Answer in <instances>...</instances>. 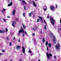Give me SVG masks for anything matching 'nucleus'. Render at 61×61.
Returning a JSON list of instances; mask_svg holds the SVG:
<instances>
[{
	"label": "nucleus",
	"mask_w": 61,
	"mask_h": 61,
	"mask_svg": "<svg viewBox=\"0 0 61 61\" xmlns=\"http://www.w3.org/2000/svg\"><path fill=\"white\" fill-rule=\"evenodd\" d=\"M21 33H25V35L28 36V34H27V33L26 32V31H25V32H24V29H23V27H21V30L19 31L18 34H20Z\"/></svg>",
	"instance_id": "f257e3e1"
},
{
	"label": "nucleus",
	"mask_w": 61,
	"mask_h": 61,
	"mask_svg": "<svg viewBox=\"0 0 61 61\" xmlns=\"http://www.w3.org/2000/svg\"><path fill=\"white\" fill-rule=\"evenodd\" d=\"M50 21L52 25H54V24H55L54 22H55V20H54L53 18L51 17L50 18Z\"/></svg>",
	"instance_id": "f03ea898"
},
{
	"label": "nucleus",
	"mask_w": 61,
	"mask_h": 61,
	"mask_svg": "<svg viewBox=\"0 0 61 61\" xmlns=\"http://www.w3.org/2000/svg\"><path fill=\"white\" fill-rule=\"evenodd\" d=\"M50 36H52V37H53V41L54 42V43L56 44V37L54 36L52 34H50Z\"/></svg>",
	"instance_id": "7ed1b4c3"
},
{
	"label": "nucleus",
	"mask_w": 61,
	"mask_h": 61,
	"mask_svg": "<svg viewBox=\"0 0 61 61\" xmlns=\"http://www.w3.org/2000/svg\"><path fill=\"white\" fill-rule=\"evenodd\" d=\"M46 55L47 58H49V59H50V57H51V56H52V55L51 53L48 54L47 53L46 54Z\"/></svg>",
	"instance_id": "20e7f679"
},
{
	"label": "nucleus",
	"mask_w": 61,
	"mask_h": 61,
	"mask_svg": "<svg viewBox=\"0 0 61 61\" xmlns=\"http://www.w3.org/2000/svg\"><path fill=\"white\" fill-rule=\"evenodd\" d=\"M50 8L51 10H55V7H53V6H51Z\"/></svg>",
	"instance_id": "39448f33"
},
{
	"label": "nucleus",
	"mask_w": 61,
	"mask_h": 61,
	"mask_svg": "<svg viewBox=\"0 0 61 61\" xmlns=\"http://www.w3.org/2000/svg\"><path fill=\"white\" fill-rule=\"evenodd\" d=\"M16 24V22L14 21L12 23V26H13L14 27H15V25Z\"/></svg>",
	"instance_id": "423d86ee"
},
{
	"label": "nucleus",
	"mask_w": 61,
	"mask_h": 61,
	"mask_svg": "<svg viewBox=\"0 0 61 61\" xmlns=\"http://www.w3.org/2000/svg\"><path fill=\"white\" fill-rule=\"evenodd\" d=\"M22 51L24 54L25 53V48H24V46H23L22 47Z\"/></svg>",
	"instance_id": "0eeeda50"
},
{
	"label": "nucleus",
	"mask_w": 61,
	"mask_h": 61,
	"mask_svg": "<svg viewBox=\"0 0 61 61\" xmlns=\"http://www.w3.org/2000/svg\"><path fill=\"white\" fill-rule=\"evenodd\" d=\"M32 2L33 3V4L34 6H35V7H36V3L35 2L33 1H32Z\"/></svg>",
	"instance_id": "6e6552de"
},
{
	"label": "nucleus",
	"mask_w": 61,
	"mask_h": 61,
	"mask_svg": "<svg viewBox=\"0 0 61 61\" xmlns=\"http://www.w3.org/2000/svg\"><path fill=\"white\" fill-rule=\"evenodd\" d=\"M5 33V30H3L2 31L1 30H0V33Z\"/></svg>",
	"instance_id": "1a4fd4ad"
},
{
	"label": "nucleus",
	"mask_w": 61,
	"mask_h": 61,
	"mask_svg": "<svg viewBox=\"0 0 61 61\" xmlns=\"http://www.w3.org/2000/svg\"><path fill=\"white\" fill-rule=\"evenodd\" d=\"M20 48H21V46L18 45L17 46V49H20Z\"/></svg>",
	"instance_id": "9d476101"
},
{
	"label": "nucleus",
	"mask_w": 61,
	"mask_h": 61,
	"mask_svg": "<svg viewBox=\"0 0 61 61\" xmlns=\"http://www.w3.org/2000/svg\"><path fill=\"white\" fill-rule=\"evenodd\" d=\"M13 5V3L12 2H11L8 5V6H10L11 5Z\"/></svg>",
	"instance_id": "9b49d317"
},
{
	"label": "nucleus",
	"mask_w": 61,
	"mask_h": 61,
	"mask_svg": "<svg viewBox=\"0 0 61 61\" xmlns=\"http://www.w3.org/2000/svg\"><path fill=\"white\" fill-rule=\"evenodd\" d=\"M15 10H13V11L12 12V14L13 15H15Z\"/></svg>",
	"instance_id": "f8f14e48"
},
{
	"label": "nucleus",
	"mask_w": 61,
	"mask_h": 61,
	"mask_svg": "<svg viewBox=\"0 0 61 61\" xmlns=\"http://www.w3.org/2000/svg\"><path fill=\"white\" fill-rule=\"evenodd\" d=\"M22 25H23L24 29H25V28H26V26L24 25V24H22Z\"/></svg>",
	"instance_id": "ddd939ff"
},
{
	"label": "nucleus",
	"mask_w": 61,
	"mask_h": 61,
	"mask_svg": "<svg viewBox=\"0 0 61 61\" xmlns=\"http://www.w3.org/2000/svg\"><path fill=\"white\" fill-rule=\"evenodd\" d=\"M45 38H43L42 39V42L44 43H45Z\"/></svg>",
	"instance_id": "4468645a"
},
{
	"label": "nucleus",
	"mask_w": 61,
	"mask_h": 61,
	"mask_svg": "<svg viewBox=\"0 0 61 61\" xmlns=\"http://www.w3.org/2000/svg\"><path fill=\"white\" fill-rule=\"evenodd\" d=\"M22 2L23 3H24V5H25V4H26V3H25V0H22Z\"/></svg>",
	"instance_id": "2eb2a0df"
},
{
	"label": "nucleus",
	"mask_w": 61,
	"mask_h": 61,
	"mask_svg": "<svg viewBox=\"0 0 61 61\" xmlns=\"http://www.w3.org/2000/svg\"><path fill=\"white\" fill-rule=\"evenodd\" d=\"M55 47L56 48H57V49H59V48L58 47V46H57V45H56V46Z\"/></svg>",
	"instance_id": "dca6fc26"
},
{
	"label": "nucleus",
	"mask_w": 61,
	"mask_h": 61,
	"mask_svg": "<svg viewBox=\"0 0 61 61\" xmlns=\"http://www.w3.org/2000/svg\"><path fill=\"white\" fill-rule=\"evenodd\" d=\"M46 46L48 45V42L47 41H46Z\"/></svg>",
	"instance_id": "f3484780"
},
{
	"label": "nucleus",
	"mask_w": 61,
	"mask_h": 61,
	"mask_svg": "<svg viewBox=\"0 0 61 61\" xmlns=\"http://www.w3.org/2000/svg\"><path fill=\"white\" fill-rule=\"evenodd\" d=\"M48 46L49 47H50L51 46V44L50 43H49Z\"/></svg>",
	"instance_id": "a211bd4d"
},
{
	"label": "nucleus",
	"mask_w": 61,
	"mask_h": 61,
	"mask_svg": "<svg viewBox=\"0 0 61 61\" xmlns=\"http://www.w3.org/2000/svg\"><path fill=\"white\" fill-rule=\"evenodd\" d=\"M31 13L32 15H33V14H35V13H34V11H32Z\"/></svg>",
	"instance_id": "6ab92c4d"
},
{
	"label": "nucleus",
	"mask_w": 61,
	"mask_h": 61,
	"mask_svg": "<svg viewBox=\"0 0 61 61\" xmlns=\"http://www.w3.org/2000/svg\"><path fill=\"white\" fill-rule=\"evenodd\" d=\"M24 9L25 10H26V6H24Z\"/></svg>",
	"instance_id": "aec40b11"
},
{
	"label": "nucleus",
	"mask_w": 61,
	"mask_h": 61,
	"mask_svg": "<svg viewBox=\"0 0 61 61\" xmlns=\"http://www.w3.org/2000/svg\"><path fill=\"white\" fill-rule=\"evenodd\" d=\"M2 51L3 53H5V50H2Z\"/></svg>",
	"instance_id": "412c9836"
},
{
	"label": "nucleus",
	"mask_w": 61,
	"mask_h": 61,
	"mask_svg": "<svg viewBox=\"0 0 61 61\" xmlns=\"http://www.w3.org/2000/svg\"><path fill=\"white\" fill-rule=\"evenodd\" d=\"M28 52H29V53H32V52H31V50H29Z\"/></svg>",
	"instance_id": "4be33fe9"
},
{
	"label": "nucleus",
	"mask_w": 61,
	"mask_h": 61,
	"mask_svg": "<svg viewBox=\"0 0 61 61\" xmlns=\"http://www.w3.org/2000/svg\"><path fill=\"white\" fill-rule=\"evenodd\" d=\"M39 21H40V20H39V19H37V22H39Z\"/></svg>",
	"instance_id": "5701e85b"
},
{
	"label": "nucleus",
	"mask_w": 61,
	"mask_h": 61,
	"mask_svg": "<svg viewBox=\"0 0 61 61\" xmlns=\"http://www.w3.org/2000/svg\"><path fill=\"white\" fill-rule=\"evenodd\" d=\"M31 14H32L31 13H30L29 14V16H30V17H31Z\"/></svg>",
	"instance_id": "b1692460"
},
{
	"label": "nucleus",
	"mask_w": 61,
	"mask_h": 61,
	"mask_svg": "<svg viewBox=\"0 0 61 61\" xmlns=\"http://www.w3.org/2000/svg\"><path fill=\"white\" fill-rule=\"evenodd\" d=\"M39 18L40 19H41V20H42V17H40V16H39Z\"/></svg>",
	"instance_id": "393cba45"
},
{
	"label": "nucleus",
	"mask_w": 61,
	"mask_h": 61,
	"mask_svg": "<svg viewBox=\"0 0 61 61\" xmlns=\"http://www.w3.org/2000/svg\"><path fill=\"white\" fill-rule=\"evenodd\" d=\"M46 25H45V30H46Z\"/></svg>",
	"instance_id": "a878e982"
},
{
	"label": "nucleus",
	"mask_w": 61,
	"mask_h": 61,
	"mask_svg": "<svg viewBox=\"0 0 61 61\" xmlns=\"http://www.w3.org/2000/svg\"><path fill=\"white\" fill-rule=\"evenodd\" d=\"M23 16L24 17H25V13H23Z\"/></svg>",
	"instance_id": "bb28decb"
},
{
	"label": "nucleus",
	"mask_w": 61,
	"mask_h": 61,
	"mask_svg": "<svg viewBox=\"0 0 61 61\" xmlns=\"http://www.w3.org/2000/svg\"><path fill=\"white\" fill-rule=\"evenodd\" d=\"M6 32H7L8 31V29L7 28H6L5 29Z\"/></svg>",
	"instance_id": "cd10ccee"
},
{
	"label": "nucleus",
	"mask_w": 61,
	"mask_h": 61,
	"mask_svg": "<svg viewBox=\"0 0 61 61\" xmlns=\"http://www.w3.org/2000/svg\"><path fill=\"white\" fill-rule=\"evenodd\" d=\"M10 46H12V43L11 42H10Z\"/></svg>",
	"instance_id": "c85d7f7f"
},
{
	"label": "nucleus",
	"mask_w": 61,
	"mask_h": 61,
	"mask_svg": "<svg viewBox=\"0 0 61 61\" xmlns=\"http://www.w3.org/2000/svg\"><path fill=\"white\" fill-rule=\"evenodd\" d=\"M8 36L7 37V38H6V39H7V40H9V38H8Z\"/></svg>",
	"instance_id": "c756f323"
},
{
	"label": "nucleus",
	"mask_w": 61,
	"mask_h": 61,
	"mask_svg": "<svg viewBox=\"0 0 61 61\" xmlns=\"http://www.w3.org/2000/svg\"><path fill=\"white\" fill-rule=\"evenodd\" d=\"M58 46H59V47H60V44H59V43L58 44Z\"/></svg>",
	"instance_id": "7c9ffc66"
},
{
	"label": "nucleus",
	"mask_w": 61,
	"mask_h": 61,
	"mask_svg": "<svg viewBox=\"0 0 61 61\" xmlns=\"http://www.w3.org/2000/svg\"><path fill=\"white\" fill-rule=\"evenodd\" d=\"M15 37H14L13 38V40H15Z\"/></svg>",
	"instance_id": "2f4dec72"
},
{
	"label": "nucleus",
	"mask_w": 61,
	"mask_h": 61,
	"mask_svg": "<svg viewBox=\"0 0 61 61\" xmlns=\"http://www.w3.org/2000/svg\"><path fill=\"white\" fill-rule=\"evenodd\" d=\"M47 51H48V47L47 46Z\"/></svg>",
	"instance_id": "473e14b6"
},
{
	"label": "nucleus",
	"mask_w": 61,
	"mask_h": 61,
	"mask_svg": "<svg viewBox=\"0 0 61 61\" xmlns=\"http://www.w3.org/2000/svg\"><path fill=\"white\" fill-rule=\"evenodd\" d=\"M3 20L5 22H6V19H3Z\"/></svg>",
	"instance_id": "72a5a7b5"
},
{
	"label": "nucleus",
	"mask_w": 61,
	"mask_h": 61,
	"mask_svg": "<svg viewBox=\"0 0 61 61\" xmlns=\"http://www.w3.org/2000/svg\"><path fill=\"white\" fill-rule=\"evenodd\" d=\"M44 22L45 23V24H46V21H45V20H44Z\"/></svg>",
	"instance_id": "f704fd0d"
},
{
	"label": "nucleus",
	"mask_w": 61,
	"mask_h": 61,
	"mask_svg": "<svg viewBox=\"0 0 61 61\" xmlns=\"http://www.w3.org/2000/svg\"><path fill=\"white\" fill-rule=\"evenodd\" d=\"M56 7V8H57L58 7V6H57V5L56 4L55 5Z\"/></svg>",
	"instance_id": "c9c22d12"
},
{
	"label": "nucleus",
	"mask_w": 61,
	"mask_h": 61,
	"mask_svg": "<svg viewBox=\"0 0 61 61\" xmlns=\"http://www.w3.org/2000/svg\"><path fill=\"white\" fill-rule=\"evenodd\" d=\"M33 36H35V33H34L33 34Z\"/></svg>",
	"instance_id": "e433bc0d"
},
{
	"label": "nucleus",
	"mask_w": 61,
	"mask_h": 61,
	"mask_svg": "<svg viewBox=\"0 0 61 61\" xmlns=\"http://www.w3.org/2000/svg\"><path fill=\"white\" fill-rule=\"evenodd\" d=\"M30 55H31V56H32V55H33V53H32V52L30 53Z\"/></svg>",
	"instance_id": "4c0bfd02"
},
{
	"label": "nucleus",
	"mask_w": 61,
	"mask_h": 61,
	"mask_svg": "<svg viewBox=\"0 0 61 61\" xmlns=\"http://www.w3.org/2000/svg\"><path fill=\"white\" fill-rule=\"evenodd\" d=\"M49 16L48 15L47 16V18L48 19V18H49Z\"/></svg>",
	"instance_id": "58836bf2"
},
{
	"label": "nucleus",
	"mask_w": 61,
	"mask_h": 61,
	"mask_svg": "<svg viewBox=\"0 0 61 61\" xmlns=\"http://www.w3.org/2000/svg\"><path fill=\"white\" fill-rule=\"evenodd\" d=\"M18 41L19 42H20V40L18 39Z\"/></svg>",
	"instance_id": "ea45409f"
},
{
	"label": "nucleus",
	"mask_w": 61,
	"mask_h": 61,
	"mask_svg": "<svg viewBox=\"0 0 61 61\" xmlns=\"http://www.w3.org/2000/svg\"><path fill=\"white\" fill-rule=\"evenodd\" d=\"M3 54L2 53H0V56H1V55H3Z\"/></svg>",
	"instance_id": "a19ab883"
},
{
	"label": "nucleus",
	"mask_w": 61,
	"mask_h": 61,
	"mask_svg": "<svg viewBox=\"0 0 61 61\" xmlns=\"http://www.w3.org/2000/svg\"><path fill=\"white\" fill-rule=\"evenodd\" d=\"M46 9H47L46 8H45L44 9V10L45 11H46Z\"/></svg>",
	"instance_id": "79ce46f5"
},
{
	"label": "nucleus",
	"mask_w": 61,
	"mask_h": 61,
	"mask_svg": "<svg viewBox=\"0 0 61 61\" xmlns=\"http://www.w3.org/2000/svg\"><path fill=\"white\" fill-rule=\"evenodd\" d=\"M7 18H10V16H7Z\"/></svg>",
	"instance_id": "37998d69"
},
{
	"label": "nucleus",
	"mask_w": 61,
	"mask_h": 61,
	"mask_svg": "<svg viewBox=\"0 0 61 61\" xmlns=\"http://www.w3.org/2000/svg\"><path fill=\"white\" fill-rule=\"evenodd\" d=\"M23 37H24L25 36V34H23Z\"/></svg>",
	"instance_id": "c03bdc74"
},
{
	"label": "nucleus",
	"mask_w": 61,
	"mask_h": 61,
	"mask_svg": "<svg viewBox=\"0 0 61 61\" xmlns=\"http://www.w3.org/2000/svg\"><path fill=\"white\" fill-rule=\"evenodd\" d=\"M3 11H5V9H3Z\"/></svg>",
	"instance_id": "a18cd8bd"
},
{
	"label": "nucleus",
	"mask_w": 61,
	"mask_h": 61,
	"mask_svg": "<svg viewBox=\"0 0 61 61\" xmlns=\"http://www.w3.org/2000/svg\"><path fill=\"white\" fill-rule=\"evenodd\" d=\"M20 61H23L21 59H20Z\"/></svg>",
	"instance_id": "49530a36"
},
{
	"label": "nucleus",
	"mask_w": 61,
	"mask_h": 61,
	"mask_svg": "<svg viewBox=\"0 0 61 61\" xmlns=\"http://www.w3.org/2000/svg\"><path fill=\"white\" fill-rule=\"evenodd\" d=\"M54 57H55V58H56V56H54Z\"/></svg>",
	"instance_id": "de8ad7c7"
},
{
	"label": "nucleus",
	"mask_w": 61,
	"mask_h": 61,
	"mask_svg": "<svg viewBox=\"0 0 61 61\" xmlns=\"http://www.w3.org/2000/svg\"><path fill=\"white\" fill-rule=\"evenodd\" d=\"M41 34H42L43 33V32H42V31H41Z\"/></svg>",
	"instance_id": "09e8293b"
},
{
	"label": "nucleus",
	"mask_w": 61,
	"mask_h": 61,
	"mask_svg": "<svg viewBox=\"0 0 61 61\" xmlns=\"http://www.w3.org/2000/svg\"><path fill=\"white\" fill-rule=\"evenodd\" d=\"M60 23H61V19L60 20Z\"/></svg>",
	"instance_id": "8fccbe9b"
},
{
	"label": "nucleus",
	"mask_w": 61,
	"mask_h": 61,
	"mask_svg": "<svg viewBox=\"0 0 61 61\" xmlns=\"http://www.w3.org/2000/svg\"><path fill=\"white\" fill-rule=\"evenodd\" d=\"M33 30H34V31H35V30L34 28H33Z\"/></svg>",
	"instance_id": "3c124183"
},
{
	"label": "nucleus",
	"mask_w": 61,
	"mask_h": 61,
	"mask_svg": "<svg viewBox=\"0 0 61 61\" xmlns=\"http://www.w3.org/2000/svg\"><path fill=\"white\" fill-rule=\"evenodd\" d=\"M35 15H33V17H35Z\"/></svg>",
	"instance_id": "603ef678"
},
{
	"label": "nucleus",
	"mask_w": 61,
	"mask_h": 61,
	"mask_svg": "<svg viewBox=\"0 0 61 61\" xmlns=\"http://www.w3.org/2000/svg\"><path fill=\"white\" fill-rule=\"evenodd\" d=\"M38 61H40V60H39Z\"/></svg>",
	"instance_id": "864d4df0"
},
{
	"label": "nucleus",
	"mask_w": 61,
	"mask_h": 61,
	"mask_svg": "<svg viewBox=\"0 0 61 61\" xmlns=\"http://www.w3.org/2000/svg\"><path fill=\"white\" fill-rule=\"evenodd\" d=\"M10 61H12V60L11 59Z\"/></svg>",
	"instance_id": "5fc2aeb1"
},
{
	"label": "nucleus",
	"mask_w": 61,
	"mask_h": 61,
	"mask_svg": "<svg viewBox=\"0 0 61 61\" xmlns=\"http://www.w3.org/2000/svg\"><path fill=\"white\" fill-rule=\"evenodd\" d=\"M1 11H2V12H3V10H1Z\"/></svg>",
	"instance_id": "6e6d98bb"
},
{
	"label": "nucleus",
	"mask_w": 61,
	"mask_h": 61,
	"mask_svg": "<svg viewBox=\"0 0 61 61\" xmlns=\"http://www.w3.org/2000/svg\"><path fill=\"white\" fill-rule=\"evenodd\" d=\"M8 2H10V1L9 0H8Z\"/></svg>",
	"instance_id": "4d7b16f0"
},
{
	"label": "nucleus",
	"mask_w": 61,
	"mask_h": 61,
	"mask_svg": "<svg viewBox=\"0 0 61 61\" xmlns=\"http://www.w3.org/2000/svg\"><path fill=\"white\" fill-rule=\"evenodd\" d=\"M21 0H19V1H21Z\"/></svg>",
	"instance_id": "13d9d810"
},
{
	"label": "nucleus",
	"mask_w": 61,
	"mask_h": 61,
	"mask_svg": "<svg viewBox=\"0 0 61 61\" xmlns=\"http://www.w3.org/2000/svg\"><path fill=\"white\" fill-rule=\"evenodd\" d=\"M60 27H61V26H60Z\"/></svg>",
	"instance_id": "bf43d9fd"
},
{
	"label": "nucleus",
	"mask_w": 61,
	"mask_h": 61,
	"mask_svg": "<svg viewBox=\"0 0 61 61\" xmlns=\"http://www.w3.org/2000/svg\"><path fill=\"white\" fill-rule=\"evenodd\" d=\"M35 29H36V28H35Z\"/></svg>",
	"instance_id": "052dcab7"
},
{
	"label": "nucleus",
	"mask_w": 61,
	"mask_h": 61,
	"mask_svg": "<svg viewBox=\"0 0 61 61\" xmlns=\"http://www.w3.org/2000/svg\"><path fill=\"white\" fill-rule=\"evenodd\" d=\"M35 1H36V0H35Z\"/></svg>",
	"instance_id": "680f3d73"
},
{
	"label": "nucleus",
	"mask_w": 61,
	"mask_h": 61,
	"mask_svg": "<svg viewBox=\"0 0 61 61\" xmlns=\"http://www.w3.org/2000/svg\"><path fill=\"white\" fill-rule=\"evenodd\" d=\"M5 61H7V60H5Z\"/></svg>",
	"instance_id": "e2e57ef3"
},
{
	"label": "nucleus",
	"mask_w": 61,
	"mask_h": 61,
	"mask_svg": "<svg viewBox=\"0 0 61 61\" xmlns=\"http://www.w3.org/2000/svg\"><path fill=\"white\" fill-rule=\"evenodd\" d=\"M54 61H55V60H54Z\"/></svg>",
	"instance_id": "0e129e2a"
},
{
	"label": "nucleus",
	"mask_w": 61,
	"mask_h": 61,
	"mask_svg": "<svg viewBox=\"0 0 61 61\" xmlns=\"http://www.w3.org/2000/svg\"><path fill=\"white\" fill-rule=\"evenodd\" d=\"M1 20V19H0V21Z\"/></svg>",
	"instance_id": "69168bd1"
},
{
	"label": "nucleus",
	"mask_w": 61,
	"mask_h": 61,
	"mask_svg": "<svg viewBox=\"0 0 61 61\" xmlns=\"http://www.w3.org/2000/svg\"><path fill=\"white\" fill-rule=\"evenodd\" d=\"M3 13H4V12H3Z\"/></svg>",
	"instance_id": "338daca9"
}]
</instances>
